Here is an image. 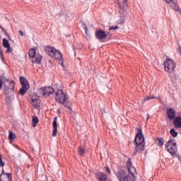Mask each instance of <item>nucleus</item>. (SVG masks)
Instances as JSON below:
<instances>
[{
    "instance_id": "obj_1",
    "label": "nucleus",
    "mask_w": 181,
    "mask_h": 181,
    "mask_svg": "<svg viewBox=\"0 0 181 181\" xmlns=\"http://www.w3.org/2000/svg\"><path fill=\"white\" fill-rule=\"evenodd\" d=\"M135 145L134 155H136L138 153L142 152L145 149V137L144 133H142V128H137V134H136L135 139L134 141Z\"/></svg>"
},
{
    "instance_id": "obj_2",
    "label": "nucleus",
    "mask_w": 181,
    "mask_h": 181,
    "mask_svg": "<svg viewBox=\"0 0 181 181\" xmlns=\"http://www.w3.org/2000/svg\"><path fill=\"white\" fill-rule=\"evenodd\" d=\"M118 6L119 8L120 19L117 21L118 25L125 23V18L128 16L127 8H128V0H117Z\"/></svg>"
},
{
    "instance_id": "obj_3",
    "label": "nucleus",
    "mask_w": 181,
    "mask_h": 181,
    "mask_svg": "<svg viewBox=\"0 0 181 181\" xmlns=\"http://www.w3.org/2000/svg\"><path fill=\"white\" fill-rule=\"evenodd\" d=\"M127 168L128 170L129 173L132 175V177H129V175H125L122 181H135V173L136 172V169L132 165V159L128 158L127 162Z\"/></svg>"
},
{
    "instance_id": "obj_4",
    "label": "nucleus",
    "mask_w": 181,
    "mask_h": 181,
    "mask_svg": "<svg viewBox=\"0 0 181 181\" xmlns=\"http://www.w3.org/2000/svg\"><path fill=\"white\" fill-rule=\"evenodd\" d=\"M165 150L168 151L172 156L176 153L177 151V144L176 143V140L170 139L165 145Z\"/></svg>"
},
{
    "instance_id": "obj_5",
    "label": "nucleus",
    "mask_w": 181,
    "mask_h": 181,
    "mask_svg": "<svg viewBox=\"0 0 181 181\" xmlns=\"http://www.w3.org/2000/svg\"><path fill=\"white\" fill-rule=\"evenodd\" d=\"M175 67H176V64H175V62L173 60L170 59H168L165 60L164 63V69L167 71V73H173Z\"/></svg>"
},
{
    "instance_id": "obj_6",
    "label": "nucleus",
    "mask_w": 181,
    "mask_h": 181,
    "mask_svg": "<svg viewBox=\"0 0 181 181\" xmlns=\"http://www.w3.org/2000/svg\"><path fill=\"white\" fill-rule=\"evenodd\" d=\"M10 86H6L4 89V94L6 95V99L9 100L11 99V96H9V94L15 90V81L11 80L9 82Z\"/></svg>"
},
{
    "instance_id": "obj_7",
    "label": "nucleus",
    "mask_w": 181,
    "mask_h": 181,
    "mask_svg": "<svg viewBox=\"0 0 181 181\" xmlns=\"http://www.w3.org/2000/svg\"><path fill=\"white\" fill-rule=\"evenodd\" d=\"M39 92L42 94L44 97H46V95H52V94L54 93V88L52 86H45L40 88Z\"/></svg>"
},
{
    "instance_id": "obj_8",
    "label": "nucleus",
    "mask_w": 181,
    "mask_h": 181,
    "mask_svg": "<svg viewBox=\"0 0 181 181\" xmlns=\"http://www.w3.org/2000/svg\"><path fill=\"white\" fill-rule=\"evenodd\" d=\"M56 101L59 104H64L66 103V94L63 90H60L56 93Z\"/></svg>"
},
{
    "instance_id": "obj_9",
    "label": "nucleus",
    "mask_w": 181,
    "mask_h": 181,
    "mask_svg": "<svg viewBox=\"0 0 181 181\" xmlns=\"http://www.w3.org/2000/svg\"><path fill=\"white\" fill-rule=\"evenodd\" d=\"M45 51L51 57H54L56 52H57V49H56V48L53 47L47 46L45 47Z\"/></svg>"
},
{
    "instance_id": "obj_10",
    "label": "nucleus",
    "mask_w": 181,
    "mask_h": 181,
    "mask_svg": "<svg viewBox=\"0 0 181 181\" xmlns=\"http://www.w3.org/2000/svg\"><path fill=\"white\" fill-rule=\"evenodd\" d=\"M116 177H117L119 181H122L124 177H125V175H127V171L123 169H119L117 172H115Z\"/></svg>"
},
{
    "instance_id": "obj_11",
    "label": "nucleus",
    "mask_w": 181,
    "mask_h": 181,
    "mask_svg": "<svg viewBox=\"0 0 181 181\" xmlns=\"http://www.w3.org/2000/svg\"><path fill=\"white\" fill-rule=\"evenodd\" d=\"M167 115L170 121H175L176 119V111H175L173 108H169L167 110Z\"/></svg>"
},
{
    "instance_id": "obj_12",
    "label": "nucleus",
    "mask_w": 181,
    "mask_h": 181,
    "mask_svg": "<svg viewBox=\"0 0 181 181\" xmlns=\"http://www.w3.org/2000/svg\"><path fill=\"white\" fill-rule=\"evenodd\" d=\"M107 33H105V31L100 30L96 33V39L98 40H103V39L107 38Z\"/></svg>"
},
{
    "instance_id": "obj_13",
    "label": "nucleus",
    "mask_w": 181,
    "mask_h": 181,
    "mask_svg": "<svg viewBox=\"0 0 181 181\" xmlns=\"http://www.w3.org/2000/svg\"><path fill=\"white\" fill-rule=\"evenodd\" d=\"M52 136H57V117H55L52 122Z\"/></svg>"
},
{
    "instance_id": "obj_14",
    "label": "nucleus",
    "mask_w": 181,
    "mask_h": 181,
    "mask_svg": "<svg viewBox=\"0 0 181 181\" xmlns=\"http://www.w3.org/2000/svg\"><path fill=\"white\" fill-rule=\"evenodd\" d=\"M39 95H33L31 98L33 105L35 107H40V100H39Z\"/></svg>"
},
{
    "instance_id": "obj_15",
    "label": "nucleus",
    "mask_w": 181,
    "mask_h": 181,
    "mask_svg": "<svg viewBox=\"0 0 181 181\" xmlns=\"http://www.w3.org/2000/svg\"><path fill=\"white\" fill-rule=\"evenodd\" d=\"M173 124L175 128H181V116L176 117L175 119L173 120Z\"/></svg>"
},
{
    "instance_id": "obj_16",
    "label": "nucleus",
    "mask_w": 181,
    "mask_h": 181,
    "mask_svg": "<svg viewBox=\"0 0 181 181\" xmlns=\"http://www.w3.org/2000/svg\"><path fill=\"white\" fill-rule=\"evenodd\" d=\"M57 60L61 61L62 64L63 65V54H62V52L59 50H57V52H55V55L54 56Z\"/></svg>"
},
{
    "instance_id": "obj_17",
    "label": "nucleus",
    "mask_w": 181,
    "mask_h": 181,
    "mask_svg": "<svg viewBox=\"0 0 181 181\" xmlns=\"http://www.w3.org/2000/svg\"><path fill=\"white\" fill-rule=\"evenodd\" d=\"M97 177H98V180L100 181H105L107 180V175L104 173L99 172L96 174Z\"/></svg>"
},
{
    "instance_id": "obj_18",
    "label": "nucleus",
    "mask_w": 181,
    "mask_h": 181,
    "mask_svg": "<svg viewBox=\"0 0 181 181\" xmlns=\"http://www.w3.org/2000/svg\"><path fill=\"white\" fill-rule=\"evenodd\" d=\"M0 176H1V177H2V176H5V177L7 179V180H12V174L5 173V171L4 170V168L2 170V173Z\"/></svg>"
},
{
    "instance_id": "obj_19",
    "label": "nucleus",
    "mask_w": 181,
    "mask_h": 181,
    "mask_svg": "<svg viewBox=\"0 0 181 181\" xmlns=\"http://www.w3.org/2000/svg\"><path fill=\"white\" fill-rule=\"evenodd\" d=\"M28 54L31 59H35V57H36V49L35 48H32L30 49Z\"/></svg>"
},
{
    "instance_id": "obj_20",
    "label": "nucleus",
    "mask_w": 181,
    "mask_h": 181,
    "mask_svg": "<svg viewBox=\"0 0 181 181\" xmlns=\"http://www.w3.org/2000/svg\"><path fill=\"white\" fill-rule=\"evenodd\" d=\"M156 142L158 146H163V144H165V139H163V138H162V137L158 138L156 140Z\"/></svg>"
},
{
    "instance_id": "obj_21",
    "label": "nucleus",
    "mask_w": 181,
    "mask_h": 181,
    "mask_svg": "<svg viewBox=\"0 0 181 181\" xmlns=\"http://www.w3.org/2000/svg\"><path fill=\"white\" fill-rule=\"evenodd\" d=\"M8 139L11 141H13L14 139H16V134H15L12 130H9Z\"/></svg>"
},
{
    "instance_id": "obj_22",
    "label": "nucleus",
    "mask_w": 181,
    "mask_h": 181,
    "mask_svg": "<svg viewBox=\"0 0 181 181\" xmlns=\"http://www.w3.org/2000/svg\"><path fill=\"white\" fill-rule=\"evenodd\" d=\"M42 59H43V56L41 54H37L35 63H36V64H40L42 63Z\"/></svg>"
},
{
    "instance_id": "obj_23",
    "label": "nucleus",
    "mask_w": 181,
    "mask_h": 181,
    "mask_svg": "<svg viewBox=\"0 0 181 181\" xmlns=\"http://www.w3.org/2000/svg\"><path fill=\"white\" fill-rule=\"evenodd\" d=\"M171 8H173V9H175V11H176V12H181V9L179 7V6L177 4H176V3L173 2L171 4Z\"/></svg>"
},
{
    "instance_id": "obj_24",
    "label": "nucleus",
    "mask_w": 181,
    "mask_h": 181,
    "mask_svg": "<svg viewBox=\"0 0 181 181\" xmlns=\"http://www.w3.org/2000/svg\"><path fill=\"white\" fill-rule=\"evenodd\" d=\"M170 134L173 138H176L179 135V133L173 128L170 130Z\"/></svg>"
},
{
    "instance_id": "obj_25",
    "label": "nucleus",
    "mask_w": 181,
    "mask_h": 181,
    "mask_svg": "<svg viewBox=\"0 0 181 181\" xmlns=\"http://www.w3.org/2000/svg\"><path fill=\"white\" fill-rule=\"evenodd\" d=\"M37 122H39V118L36 116L33 117V127H36L37 125Z\"/></svg>"
},
{
    "instance_id": "obj_26",
    "label": "nucleus",
    "mask_w": 181,
    "mask_h": 181,
    "mask_svg": "<svg viewBox=\"0 0 181 181\" xmlns=\"http://www.w3.org/2000/svg\"><path fill=\"white\" fill-rule=\"evenodd\" d=\"M28 88H21L19 90V95H25V94H26V91H28Z\"/></svg>"
},
{
    "instance_id": "obj_27",
    "label": "nucleus",
    "mask_w": 181,
    "mask_h": 181,
    "mask_svg": "<svg viewBox=\"0 0 181 181\" xmlns=\"http://www.w3.org/2000/svg\"><path fill=\"white\" fill-rule=\"evenodd\" d=\"M3 46L4 47H8V46H11L9 44V41L6 40V38L3 39Z\"/></svg>"
},
{
    "instance_id": "obj_28",
    "label": "nucleus",
    "mask_w": 181,
    "mask_h": 181,
    "mask_svg": "<svg viewBox=\"0 0 181 181\" xmlns=\"http://www.w3.org/2000/svg\"><path fill=\"white\" fill-rule=\"evenodd\" d=\"M78 152L81 156H83L86 151L83 147H78Z\"/></svg>"
},
{
    "instance_id": "obj_29",
    "label": "nucleus",
    "mask_w": 181,
    "mask_h": 181,
    "mask_svg": "<svg viewBox=\"0 0 181 181\" xmlns=\"http://www.w3.org/2000/svg\"><path fill=\"white\" fill-rule=\"evenodd\" d=\"M21 88H27V90H29L30 86H29V82H25L23 83H21Z\"/></svg>"
},
{
    "instance_id": "obj_30",
    "label": "nucleus",
    "mask_w": 181,
    "mask_h": 181,
    "mask_svg": "<svg viewBox=\"0 0 181 181\" xmlns=\"http://www.w3.org/2000/svg\"><path fill=\"white\" fill-rule=\"evenodd\" d=\"M5 166V162L2 160V155L0 154V168H4Z\"/></svg>"
},
{
    "instance_id": "obj_31",
    "label": "nucleus",
    "mask_w": 181,
    "mask_h": 181,
    "mask_svg": "<svg viewBox=\"0 0 181 181\" xmlns=\"http://www.w3.org/2000/svg\"><path fill=\"white\" fill-rule=\"evenodd\" d=\"M27 82H28V81L23 76H21L20 77V83H21V84H23V83H27Z\"/></svg>"
},
{
    "instance_id": "obj_32",
    "label": "nucleus",
    "mask_w": 181,
    "mask_h": 181,
    "mask_svg": "<svg viewBox=\"0 0 181 181\" xmlns=\"http://www.w3.org/2000/svg\"><path fill=\"white\" fill-rule=\"evenodd\" d=\"M118 28H119L118 25H115L114 26H110L109 28V30H117V29H118Z\"/></svg>"
},
{
    "instance_id": "obj_33",
    "label": "nucleus",
    "mask_w": 181,
    "mask_h": 181,
    "mask_svg": "<svg viewBox=\"0 0 181 181\" xmlns=\"http://www.w3.org/2000/svg\"><path fill=\"white\" fill-rule=\"evenodd\" d=\"M6 53H11L12 52V48H11V45H8V47H6Z\"/></svg>"
},
{
    "instance_id": "obj_34",
    "label": "nucleus",
    "mask_w": 181,
    "mask_h": 181,
    "mask_svg": "<svg viewBox=\"0 0 181 181\" xmlns=\"http://www.w3.org/2000/svg\"><path fill=\"white\" fill-rule=\"evenodd\" d=\"M105 170L106 173H107L108 175H110V173H111V170H110V167H108V166L105 167Z\"/></svg>"
},
{
    "instance_id": "obj_35",
    "label": "nucleus",
    "mask_w": 181,
    "mask_h": 181,
    "mask_svg": "<svg viewBox=\"0 0 181 181\" xmlns=\"http://www.w3.org/2000/svg\"><path fill=\"white\" fill-rule=\"evenodd\" d=\"M61 104H63L64 107H65L66 108H68V110H71V108L70 107V106H69L67 103L64 102V103H61Z\"/></svg>"
},
{
    "instance_id": "obj_36",
    "label": "nucleus",
    "mask_w": 181,
    "mask_h": 181,
    "mask_svg": "<svg viewBox=\"0 0 181 181\" xmlns=\"http://www.w3.org/2000/svg\"><path fill=\"white\" fill-rule=\"evenodd\" d=\"M0 56L1 60H4V52H2V50H0Z\"/></svg>"
},
{
    "instance_id": "obj_37",
    "label": "nucleus",
    "mask_w": 181,
    "mask_h": 181,
    "mask_svg": "<svg viewBox=\"0 0 181 181\" xmlns=\"http://www.w3.org/2000/svg\"><path fill=\"white\" fill-rule=\"evenodd\" d=\"M152 100L151 98V95H148V96H147V97H146V98H144V101H148V100Z\"/></svg>"
},
{
    "instance_id": "obj_38",
    "label": "nucleus",
    "mask_w": 181,
    "mask_h": 181,
    "mask_svg": "<svg viewBox=\"0 0 181 181\" xmlns=\"http://www.w3.org/2000/svg\"><path fill=\"white\" fill-rule=\"evenodd\" d=\"M3 80H6V81H9V83H11V81H12V80H10L9 78H6V76H3Z\"/></svg>"
},
{
    "instance_id": "obj_39",
    "label": "nucleus",
    "mask_w": 181,
    "mask_h": 181,
    "mask_svg": "<svg viewBox=\"0 0 181 181\" xmlns=\"http://www.w3.org/2000/svg\"><path fill=\"white\" fill-rule=\"evenodd\" d=\"M2 86H3L2 79H0V90H2Z\"/></svg>"
},
{
    "instance_id": "obj_40",
    "label": "nucleus",
    "mask_w": 181,
    "mask_h": 181,
    "mask_svg": "<svg viewBox=\"0 0 181 181\" xmlns=\"http://www.w3.org/2000/svg\"><path fill=\"white\" fill-rule=\"evenodd\" d=\"M178 51H179V53H180V54H181V46H180V44H178Z\"/></svg>"
},
{
    "instance_id": "obj_41",
    "label": "nucleus",
    "mask_w": 181,
    "mask_h": 181,
    "mask_svg": "<svg viewBox=\"0 0 181 181\" xmlns=\"http://www.w3.org/2000/svg\"><path fill=\"white\" fill-rule=\"evenodd\" d=\"M83 29L86 30V33H87V32H88L87 25H83Z\"/></svg>"
},
{
    "instance_id": "obj_42",
    "label": "nucleus",
    "mask_w": 181,
    "mask_h": 181,
    "mask_svg": "<svg viewBox=\"0 0 181 181\" xmlns=\"http://www.w3.org/2000/svg\"><path fill=\"white\" fill-rule=\"evenodd\" d=\"M166 2V4H170L172 2V0H163Z\"/></svg>"
},
{
    "instance_id": "obj_43",
    "label": "nucleus",
    "mask_w": 181,
    "mask_h": 181,
    "mask_svg": "<svg viewBox=\"0 0 181 181\" xmlns=\"http://www.w3.org/2000/svg\"><path fill=\"white\" fill-rule=\"evenodd\" d=\"M19 33H20L21 36H23V31H22V30H19Z\"/></svg>"
},
{
    "instance_id": "obj_44",
    "label": "nucleus",
    "mask_w": 181,
    "mask_h": 181,
    "mask_svg": "<svg viewBox=\"0 0 181 181\" xmlns=\"http://www.w3.org/2000/svg\"><path fill=\"white\" fill-rule=\"evenodd\" d=\"M150 97H151V100H155V98H156V97L154 95H150Z\"/></svg>"
},
{
    "instance_id": "obj_45",
    "label": "nucleus",
    "mask_w": 181,
    "mask_h": 181,
    "mask_svg": "<svg viewBox=\"0 0 181 181\" xmlns=\"http://www.w3.org/2000/svg\"><path fill=\"white\" fill-rule=\"evenodd\" d=\"M0 28L1 30H3L4 32H5V28H4V27H2V25H0Z\"/></svg>"
},
{
    "instance_id": "obj_46",
    "label": "nucleus",
    "mask_w": 181,
    "mask_h": 181,
    "mask_svg": "<svg viewBox=\"0 0 181 181\" xmlns=\"http://www.w3.org/2000/svg\"><path fill=\"white\" fill-rule=\"evenodd\" d=\"M147 119H149V115H147Z\"/></svg>"
},
{
    "instance_id": "obj_47",
    "label": "nucleus",
    "mask_w": 181,
    "mask_h": 181,
    "mask_svg": "<svg viewBox=\"0 0 181 181\" xmlns=\"http://www.w3.org/2000/svg\"><path fill=\"white\" fill-rule=\"evenodd\" d=\"M179 160H181V156L178 157Z\"/></svg>"
},
{
    "instance_id": "obj_48",
    "label": "nucleus",
    "mask_w": 181,
    "mask_h": 181,
    "mask_svg": "<svg viewBox=\"0 0 181 181\" xmlns=\"http://www.w3.org/2000/svg\"><path fill=\"white\" fill-rule=\"evenodd\" d=\"M7 36L9 37V39H11V37L8 35V34L7 35Z\"/></svg>"
},
{
    "instance_id": "obj_49",
    "label": "nucleus",
    "mask_w": 181,
    "mask_h": 181,
    "mask_svg": "<svg viewBox=\"0 0 181 181\" xmlns=\"http://www.w3.org/2000/svg\"><path fill=\"white\" fill-rule=\"evenodd\" d=\"M179 13H180V15H181V11L180 12H178Z\"/></svg>"
},
{
    "instance_id": "obj_50",
    "label": "nucleus",
    "mask_w": 181,
    "mask_h": 181,
    "mask_svg": "<svg viewBox=\"0 0 181 181\" xmlns=\"http://www.w3.org/2000/svg\"><path fill=\"white\" fill-rule=\"evenodd\" d=\"M0 181H2V180H1V178H0Z\"/></svg>"
},
{
    "instance_id": "obj_51",
    "label": "nucleus",
    "mask_w": 181,
    "mask_h": 181,
    "mask_svg": "<svg viewBox=\"0 0 181 181\" xmlns=\"http://www.w3.org/2000/svg\"><path fill=\"white\" fill-rule=\"evenodd\" d=\"M52 181H54V180H53Z\"/></svg>"
}]
</instances>
